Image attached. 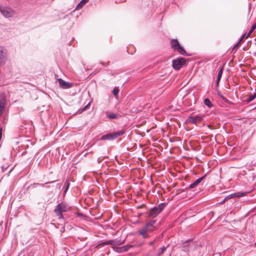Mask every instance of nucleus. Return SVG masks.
<instances>
[{
    "mask_svg": "<svg viewBox=\"0 0 256 256\" xmlns=\"http://www.w3.org/2000/svg\"><path fill=\"white\" fill-rule=\"evenodd\" d=\"M156 220H152L147 222L146 226L138 230V234L141 235L144 238L150 237L148 233L152 232L158 229V227L155 226Z\"/></svg>",
    "mask_w": 256,
    "mask_h": 256,
    "instance_id": "obj_1",
    "label": "nucleus"
},
{
    "mask_svg": "<svg viewBox=\"0 0 256 256\" xmlns=\"http://www.w3.org/2000/svg\"><path fill=\"white\" fill-rule=\"evenodd\" d=\"M70 210V207L64 202L58 204L54 210V212L60 219H64L63 212H67Z\"/></svg>",
    "mask_w": 256,
    "mask_h": 256,
    "instance_id": "obj_2",
    "label": "nucleus"
},
{
    "mask_svg": "<svg viewBox=\"0 0 256 256\" xmlns=\"http://www.w3.org/2000/svg\"><path fill=\"white\" fill-rule=\"evenodd\" d=\"M170 45L174 51L178 52L182 55H185L186 54V50L182 46H180L177 40L172 39L170 41Z\"/></svg>",
    "mask_w": 256,
    "mask_h": 256,
    "instance_id": "obj_3",
    "label": "nucleus"
},
{
    "mask_svg": "<svg viewBox=\"0 0 256 256\" xmlns=\"http://www.w3.org/2000/svg\"><path fill=\"white\" fill-rule=\"evenodd\" d=\"M172 63L173 68L178 70L186 65V60L184 58L180 57L173 60Z\"/></svg>",
    "mask_w": 256,
    "mask_h": 256,
    "instance_id": "obj_4",
    "label": "nucleus"
},
{
    "mask_svg": "<svg viewBox=\"0 0 256 256\" xmlns=\"http://www.w3.org/2000/svg\"><path fill=\"white\" fill-rule=\"evenodd\" d=\"M124 134V131L122 130L118 131L117 132H114L111 134H106L102 137V140H112Z\"/></svg>",
    "mask_w": 256,
    "mask_h": 256,
    "instance_id": "obj_5",
    "label": "nucleus"
},
{
    "mask_svg": "<svg viewBox=\"0 0 256 256\" xmlns=\"http://www.w3.org/2000/svg\"><path fill=\"white\" fill-rule=\"evenodd\" d=\"M0 12L6 18L13 16L14 14V11L12 8L4 6L0 7Z\"/></svg>",
    "mask_w": 256,
    "mask_h": 256,
    "instance_id": "obj_6",
    "label": "nucleus"
},
{
    "mask_svg": "<svg viewBox=\"0 0 256 256\" xmlns=\"http://www.w3.org/2000/svg\"><path fill=\"white\" fill-rule=\"evenodd\" d=\"M204 116H194L192 115L188 118V121L189 122H190L192 124H200L202 120H203Z\"/></svg>",
    "mask_w": 256,
    "mask_h": 256,
    "instance_id": "obj_7",
    "label": "nucleus"
},
{
    "mask_svg": "<svg viewBox=\"0 0 256 256\" xmlns=\"http://www.w3.org/2000/svg\"><path fill=\"white\" fill-rule=\"evenodd\" d=\"M162 210V206H159L152 208L149 213L148 217L154 218H156Z\"/></svg>",
    "mask_w": 256,
    "mask_h": 256,
    "instance_id": "obj_8",
    "label": "nucleus"
},
{
    "mask_svg": "<svg viewBox=\"0 0 256 256\" xmlns=\"http://www.w3.org/2000/svg\"><path fill=\"white\" fill-rule=\"evenodd\" d=\"M57 80L58 82L60 87L63 89L70 88L74 86L72 83L65 82L61 78H58Z\"/></svg>",
    "mask_w": 256,
    "mask_h": 256,
    "instance_id": "obj_9",
    "label": "nucleus"
},
{
    "mask_svg": "<svg viewBox=\"0 0 256 256\" xmlns=\"http://www.w3.org/2000/svg\"><path fill=\"white\" fill-rule=\"evenodd\" d=\"M6 100L5 98L2 97L0 98V117L2 116L6 110Z\"/></svg>",
    "mask_w": 256,
    "mask_h": 256,
    "instance_id": "obj_10",
    "label": "nucleus"
},
{
    "mask_svg": "<svg viewBox=\"0 0 256 256\" xmlns=\"http://www.w3.org/2000/svg\"><path fill=\"white\" fill-rule=\"evenodd\" d=\"M246 192H236V193H234V194H231L229 196H228L224 200V202L226 200H227L228 199H230V198H236V197H242V196H245L246 195Z\"/></svg>",
    "mask_w": 256,
    "mask_h": 256,
    "instance_id": "obj_11",
    "label": "nucleus"
},
{
    "mask_svg": "<svg viewBox=\"0 0 256 256\" xmlns=\"http://www.w3.org/2000/svg\"><path fill=\"white\" fill-rule=\"evenodd\" d=\"M131 245H126L121 247H116L115 250L118 252H122L128 251L130 248H132Z\"/></svg>",
    "mask_w": 256,
    "mask_h": 256,
    "instance_id": "obj_12",
    "label": "nucleus"
},
{
    "mask_svg": "<svg viewBox=\"0 0 256 256\" xmlns=\"http://www.w3.org/2000/svg\"><path fill=\"white\" fill-rule=\"evenodd\" d=\"M6 62V58L4 55L3 49L0 48V67L4 64Z\"/></svg>",
    "mask_w": 256,
    "mask_h": 256,
    "instance_id": "obj_13",
    "label": "nucleus"
},
{
    "mask_svg": "<svg viewBox=\"0 0 256 256\" xmlns=\"http://www.w3.org/2000/svg\"><path fill=\"white\" fill-rule=\"evenodd\" d=\"M204 176L196 180L194 182L191 184L190 186V188H194L196 187L197 185H198L204 178Z\"/></svg>",
    "mask_w": 256,
    "mask_h": 256,
    "instance_id": "obj_14",
    "label": "nucleus"
},
{
    "mask_svg": "<svg viewBox=\"0 0 256 256\" xmlns=\"http://www.w3.org/2000/svg\"><path fill=\"white\" fill-rule=\"evenodd\" d=\"M89 0H82L81 2L77 5L76 10L82 8L88 2Z\"/></svg>",
    "mask_w": 256,
    "mask_h": 256,
    "instance_id": "obj_15",
    "label": "nucleus"
},
{
    "mask_svg": "<svg viewBox=\"0 0 256 256\" xmlns=\"http://www.w3.org/2000/svg\"><path fill=\"white\" fill-rule=\"evenodd\" d=\"M114 243H115V242L114 240H107L103 243L100 244L98 246H103L104 245H109V244L115 245Z\"/></svg>",
    "mask_w": 256,
    "mask_h": 256,
    "instance_id": "obj_16",
    "label": "nucleus"
},
{
    "mask_svg": "<svg viewBox=\"0 0 256 256\" xmlns=\"http://www.w3.org/2000/svg\"><path fill=\"white\" fill-rule=\"evenodd\" d=\"M222 72H223V67L220 68V70L218 73V76L217 80H216V83H217L218 85V83H219V82L220 80V78H222Z\"/></svg>",
    "mask_w": 256,
    "mask_h": 256,
    "instance_id": "obj_17",
    "label": "nucleus"
},
{
    "mask_svg": "<svg viewBox=\"0 0 256 256\" xmlns=\"http://www.w3.org/2000/svg\"><path fill=\"white\" fill-rule=\"evenodd\" d=\"M204 104L206 106H208L209 108H210L212 106V104L210 100L208 98H206L204 100Z\"/></svg>",
    "mask_w": 256,
    "mask_h": 256,
    "instance_id": "obj_18",
    "label": "nucleus"
},
{
    "mask_svg": "<svg viewBox=\"0 0 256 256\" xmlns=\"http://www.w3.org/2000/svg\"><path fill=\"white\" fill-rule=\"evenodd\" d=\"M118 114L115 113H110L107 115V116L110 119H114L117 118Z\"/></svg>",
    "mask_w": 256,
    "mask_h": 256,
    "instance_id": "obj_19",
    "label": "nucleus"
},
{
    "mask_svg": "<svg viewBox=\"0 0 256 256\" xmlns=\"http://www.w3.org/2000/svg\"><path fill=\"white\" fill-rule=\"evenodd\" d=\"M256 98V92L254 93L253 95L250 96L248 100V102H250L252 100H254Z\"/></svg>",
    "mask_w": 256,
    "mask_h": 256,
    "instance_id": "obj_20",
    "label": "nucleus"
},
{
    "mask_svg": "<svg viewBox=\"0 0 256 256\" xmlns=\"http://www.w3.org/2000/svg\"><path fill=\"white\" fill-rule=\"evenodd\" d=\"M118 92L119 90L117 88H114L112 90V92L116 96L118 95Z\"/></svg>",
    "mask_w": 256,
    "mask_h": 256,
    "instance_id": "obj_21",
    "label": "nucleus"
},
{
    "mask_svg": "<svg viewBox=\"0 0 256 256\" xmlns=\"http://www.w3.org/2000/svg\"><path fill=\"white\" fill-rule=\"evenodd\" d=\"M246 36V34H243L241 38H240V40H239V42L241 43V42H242V40L244 38V37Z\"/></svg>",
    "mask_w": 256,
    "mask_h": 256,
    "instance_id": "obj_22",
    "label": "nucleus"
},
{
    "mask_svg": "<svg viewBox=\"0 0 256 256\" xmlns=\"http://www.w3.org/2000/svg\"><path fill=\"white\" fill-rule=\"evenodd\" d=\"M252 34V32H250V31H249L248 32V34L246 36V38H248V37H250V36Z\"/></svg>",
    "mask_w": 256,
    "mask_h": 256,
    "instance_id": "obj_23",
    "label": "nucleus"
},
{
    "mask_svg": "<svg viewBox=\"0 0 256 256\" xmlns=\"http://www.w3.org/2000/svg\"><path fill=\"white\" fill-rule=\"evenodd\" d=\"M240 44V42H238V43H237V44H236L234 46V47L233 49L236 48H237Z\"/></svg>",
    "mask_w": 256,
    "mask_h": 256,
    "instance_id": "obj_24",
    "label": "nucleus"
},
{
    "mask_svg": "<svg viewBox=\"0 0 256 256\" xmlns=\"http://www.w3.org/2000/svg\"><path fill=\"white\" fill-rule=\"evenodd\" d=\"M252 28L254 30L256 29V22L252 26Z\"/></svg>",
    "mask_w": 256,
    "mask_h": 256,
    "instance_id": "obj_25",
    "label": "nucleus"
},
{
    "mask_svg": "<svg viewBox=\"0 0 256 256\" xmlns=\"http://www.w3.org/2000/svg\"><path fill=\"white\" fill-rule=\"evenodd\" d=\"M254 30V29L252 28H251L250 30V32H253Z\"/></svg>",
    "mask_w": 256,
    "mask_h": 256,
    "instance_id": "obj_26",
    "label": "nucleus"
},
{
    "mask_svg": "<svg viewBox=\"0 0 256 256\" xmlns=\"http://www.w3.org/2000/svg\"><path fill=\"white\" fill-rule=\"evenodd\" d=\"M254 30V29L252 28H251L250 30V32H253Z\"/></svg>",
    "mask_w": 256,
    "mask_h": 256,
    "instance_id": "obj_27",
    "label": "nucleus"
}]
</instances>
